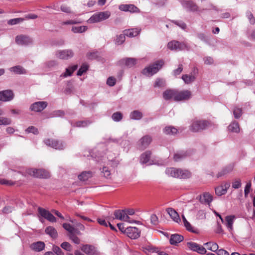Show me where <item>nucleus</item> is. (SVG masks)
I'll list each match as a JSON object with an SVG mask.
<instances>
[{
  "label": "nucleus",
  "instance_id": "1",
  "mask_svg": "<svg viewBox=\"0 0 255 255\" xmlns=\"http://www.w3.org/2000/svg\"><path fill=\"white\" fill-rule=\"evenodd\" d=\"M165 172L168 176L175 178L185 179L189 178L191 175L190 172L187 170H183L173 167L166 169Z\"/></svg>",
  "mask_w": 255,
  "mask_h": 255
},
{
  "label": "nucleus",
  "instance_id": "2",
  "mask_svg": "<svg viewBox=\"0 0 255 255\" xmlns=\"http://www.w3.org/2000/svg\"><path fill=\"white\" fill-rule=\"evenodd\" d=\"M164 61L162 60L156 61L154 63L145 67L142 71V73L146 76H152L156 73L162 67Z\"/></svg>",
  "mask_w": 255,
  "mask_h": 255
},
{
  "label": "nucleus",
  "instance_id": "3",
  "mask_svg": "<svg viewBox=\"0 0 255 255\" xmlns=\"http://www.w3.org/2000/svg\"><path fill=\"white\" fill-rule=\"evenodd\" d=\"M211 125V123L209 121L196 120L193 122L190 129L193 131L198 132L205 129Z\"/></svg>",
  "mask_w": 255,
  "mask_h": 255
},
{
  "label": "nucleus",
  "instance_id": "4",
  "mask_svg": "<svg viewBox=\"0 0 255 255\" xmlns=\"http://www.w3.org/2000/svg\"><path fill=\"white\" fill-rule=\"evenodd\" d=\"M127 213L125 210H116L114 211V218L120 221L128 222L130 223H135L137 224H141L140 221L130 220L128 216L126 215Z\"/></svg>",
  "mask_w": 255,
  "mask_h": 255
},
{
  "label": "nucleus",
  "instance_id": "5",
  "mask_svg": "<svg viewBox=\"0 0 255 255\" xmlns=\"http://www.w3.org/2000/svg\"><path fill=\"white\" fill-rule=\"evenodd\" d=\"M110 12L108 11L96 13L88 20V22L93 23L106 20L110 17Z\"/></svg>",
  "mask_w": 255,
  "mask_h": 255
},
{
  "label": "nucleus",
  "instance_id": "6",
  "mask_svg": "<svg viewBox=\"0 0 255 255\" xmlns=\"http://www.w3.org/2000/svg\"><path fill=\"white\" fill-rule=\"evenodd\" d=\"M28 173L31 176L39 178H48L50 176L49 172L43 169H31L28 170Z\"/></svg>",
  "mask_w": 255,
  "mask_h": 255
},
{
  "label": "nucleus",
  "instance_id": "7",
  "mask_svg": "<svg viewBox=\"0 0 255 255\" xmlns=\"http://www.w3.org/2000/svg\"><path fill=\"white\" fill-rule=\"evenodd\" d=\"M43 142L46 145L55 149L61 150L64 148V144L63 143L62 141L56 139L47 138L44 139Z\"/></svg>",
  "mask_w": 255,
  "mask_h": 255
},
{
  "label": "nucleus",
  "instance_id": "8",
  "mask_svg": "<svg viewBox=\"0 0 255 255\" xmlns=\"http://www.w3.org/2000/svg\"><path fill=\"white\" fill-rule=\"evenodd\" d=\"M74 53L71 49H65L57 50L55 52L57 58L62 60H68L74 56Z\"/></svg>",
  "mask_w": 255,
  "mask_h": 255
},
{
  "label": "nucleus",
  "instance_id": "9",
  "mask_svg": "<svg viewBox=\"0 0 255 255\" xmlns=\"http://www.w3.org/2000/svg\"><path fill=\"white\" fill-rule=\"evenodd\" d=\"M15 42L19 45L27 46L33 43V39L28 35L21 34L16 36Z\"/></svg>",
  "mask_w": 255,
  "mask_h": 255
},
{
  "label": "nucleus",
  "instance_id": "10",
  "mask_svg": "<svg viewBox=\"0 0 255 255\" xmlns=\"http://www.w3.org/2000/svg\"><path fill=\"white\" fill-rule=\"evenodd\" d=\"M187 45L184 42L173 40L168 43L167 47L171 50L181 51L187 48Z\"/></svg>",
  "mask_w": 255,
  "mask_h": 255
},
{
  "label": "nucleus",
  "instance_id": "11",
  "mask_svg": "<svg viewBox=\"0 0 255 255\" xmlns=\"http://www.w3.org/2000/svg\"><path fill=\"white\" fill-rule=\"evenodd\" d=\"M180 3L183 7L188 11L195 12L198 10V6L192 0H180Z\"/></svg>",
  "mask_w": 255,
  "mask_h": 255
},
{
  "label": "nucleus",
  "instance_id": "12",
  "mask_svg": "<svg viewBox=\"0 0 255 255\" xmlns=\"http://www.w3.org/2000/svg\"><path fill=\"white\" fill-rule=\"evenodd\" d=\"M192 97V92L189 90L176 91V101L188 100Z\"/></svg>",
  "mask_w": 255,
  "mask_h": 255
},
{
  "label": "nucleus",
  "instance_id": "13",
  "mask_svg": "<svg viewBox=\"0 0 255 255\" xmlns=\"http://www.w3.org/2000/svg\"><path fill=\"white\" fill-rule=\"evenodd\" d=\"M81 251L87 255H99L97 249L93 245L86 244L81 247Z\"/></svg>",
  "mask_w": 255,
  "mask_h": 255
},
{
  "label": "nucleus",
  "instance_id": "14",
  "mask_svg": "<svg viewBox=\"0 0 255 255\" xmlns=\"http://www.w3.org/2000/svg\"><path fill=\"white\" fill-rule=\"evenodd\" d=\"M126 234L131 239H136L139 237L140 231L136 227H127Z\"/></svg>",
  "mask_w": 255,
  "mask_h": 255
},
{
  "label": "nucleus",
  "instance_id": "15",
  "mask_svg": "<svg viewBox=\"0 0 255 255\" xmlns=\"http://www.w3.org/2000/svg\"><path fill=\"white\" fill-rule=\"evenodd\" d=\"M38 212L41 216L44 218L48 221L52 223L56 222L55 217L48 210L41 207H39L38 208Z\"/></svg>",
  "mask_w": 255,
  "mask_h": 255
},
{
  "label": "nucleus",
  "instance_id": "16",
  "mask_svg": "<svg viewBox=\"0 0 255 255\" xmlns=\"http://www.w3.org/2000/svg\"><path fill=\"white\" fill-rule=\"evenodd\" d=\"M47 103L46 102H37L32 104L30 107V109L32 111L35 112H40L46 108Z\"/></svg>",
  "mask_w": 255,
  "mask_h": 255
},
{
  "label": "nucleus",
  "instance_id": "17",
  "mask_svg": "<svg viewBox=\"0 0 255 255\" xmlns=\"http://www.w3.org/2000/svg\"><path fill=\"white\" fill-rule=\"evenodd\" d=\"M13 93L11 90H7L0 92V101L7 102L13 99Z\"/></svg>",
  "mask_w": 255,
  "mask_h": 255
},
{
  "label": "nucleus",
  "instance_id": "18",
  "mask_svg": "<svg viewBox=\"0 0 255 255\" xmlns=\"http://www.w3.org/2000/svg\"><path fill=\"white\" fill-rule=\"evenodd\" d=\"M151 156V152L149 150H147L143 152L140 156V162L141 164L148 163V165H152L153 164V161L150 160Z\"/></svg>",
  "mask_w": 255,
  "mask_h": 255
},
{
  "label": "nucleus",
  "instance_id": "19",
  "mask_svg": "<svg viewBox=\"0 0 255 255\" xmlns=\"http://www.w3.org/2000/svg\"><path fill=\"white\" fill-rule=\"evenodd\" d=\"M230 187V183L226 182L215 188V193L218 196H222L227 193V190Z\"/></svg>",
  "mask_w": 255,
  "mask_h": 255
},
{
  "label": "nucleus",
  "instance_id": "20",
  "mask_svg": "<svg viewBox=\"0 0 255 255\" xmlns=\"http://www.w3.org/2000/svg\"><path fill=\"white\" fill-rule=\"evenodd\" d=\"M152 141V138L149 135H145L142 137L139 140V148L143 150L147 148Z\"/></svg>",
  "mask_w": 255,
  "mask_h": 255
},
{
  "label": "nucleus",
  "instance_id": "21",
  "mask_svg": "<svg viewBox=\"0 0 255 255\" xmlns=\"http://www.w3.org/2000/svg\"><path fill=\"white\" fill-rule=\"evenodd\" d=\"M176 90L167 89L163 93V98L165 100H169L173 99L176 101Z\"/></svg>",
  "mask_w": 255,
  "mask_h": 255
},
{
  "label": "nucleus",
  "instance_id": "22",
  "mask_svg": "<svg viewBox=\"0 0 255 255\" xmlns=\"http://www.w3.org/2000/svg\"><path fill=\"white\" fill-rule=\"evenodd\" d=\"M119 9L124 11H129L131 12H139V9L133 4H121Z\"/></svg>",
  "mask_w": 255,
  "mask_h": 255
},
{
  "label": "nucleus",
  "instance_id": "23",
  "mask_svg": "<svg viewBox=\"0 0 255 255\" xmlns=\"http://www.w3.org/2000/svg\"><path fill=\"white\" fill-rule=\"evenodd\" d=\"M236 216L234 215L227 216L225 217L223 224L226 226L229 231H231L233 229V225Z\"/></svg>",
  "mask_w": 255,
  "mask_h": 255
},
{
  "label": "nucleus",
  "instance_id": "24",
  "mask_svg": "<svg viewBox=\"0 0 255 255\" xmlns=\"http://www.w3.org/2000/svg\"><path fill=\"white\" fill-rule=\"evenodd\" d=\"M213 200L212 196L209 193H204L200 197V201L201 203L210 205Z\"/></svg>",
  "mask_w": 255,
  "mask_h": 255
},
{
  "label": "nucleus",
  "instance_id": "25",
  "mask_svg": "<svg viewBox=\"0 0 255 255\" xmlns=\"http://www.w3.org/2000/svg\"><path fill=\"white\" fill-rule=\"evenodd\" d=\"M140 32V29L135 28L126 29L124 31V34L129 37H133L138 35Z\"/></svg>",
  "mask_w": 255,
  "mask_h": 255
},
{
  "label": "nucleus",
  "instance_id": "26",
  "mask_svg": "<svg viewBox=\"0 0 255 255\" xmlns=\"http://www.w3.org/2000/svg\"><path fill=\"white\" fill-rule=\"evenodd\" d=\"M166 211L174 221L177 223L180 222L179 215L174 209L172 208H169L166 209Z\"/></svg>",
  "mask_w": 255,
  "mask_h": 255
},
{
  "label": "nucleus",
  "instance_id": "27",
  "mask_svg": "<svg viewBox=\"0 0 255 255\" xmlns=\"http://www.w3.org/2000/svg\"><path fill=\"white\" fill-rule=\"evenodd\" d=\"M30 248L36 252H40L45 248V244L41 241L32 243L30 245Z\"/></svg>",
  "mask_w": 255,
  "mask_h": 255
},
{
  "label": "nucleus",
  "instance_id": "28",
  "mask_svg": "<svg viewBox=\"0 0 255 255\" xmlns=\"http://www.w3.org/2000/svg\"><path fill=\"white\" fill-rule=\"evenodd\" d=\"M190 155L187 151H180L176 153L174 155V160L175 161H179Z\"/></svg>",
  "mask_w": 255,
  "mask_h": 255
},
{
  "label": "nucleus",
  "instance_id": "29",
  "mask_svg": "<svg viewBox=\"0 0 255 255\" xmlns=\"http://www.w3.org/2000/svg\"><path fill=\"white\" fill-rule=\"evenodd\" d=\"M184 239L182 236L178 234L172 235L170 239V243L172 245H176L182 242Z\"/></svg>",
  "mask_w": 255,
  "mask_h": 255
},
{
  "label": "nucleus",
  "instance_id": "30",
  "mask_svg": "<svg viewBox=\"0 0 255 255\" xmlns=\"http://www.w3.org/2000/svg\"><path fill=\"white\" fill-rule=\"evenodd\" d=\"M233 168L234 166L233 165L231 164L225 167L222 169L221 171L218 172V173L217 175V178H219L222 176H225L227 174L230 173L233 170Z\"/></svg>",
  "mask_w": 255,
  "mask_h": 255
},
{
  "label": "nucleus",
  "instance_id": "31",
  "mask_svg": "<svg viewBox=\"0 0 255 255\" xmlns=\"http://www.w3.org/2000/svg\"><path fill=\"white\" fill-rule=\"evenodd\" d=\"M121 64H125L128 67H131L135 65L136 60L133 58H126L120 61Z\"/></svg>",
  "mask_w": 255,
  "mask_h": 255
},
{
  "label": "nucleus",
  "instance_id": "32",
  "mask_svg": "<svg viewBox=\"0 0 255 255\" xmlns=\"http://www.w3.org/2000/svg\"><path fill=\"white\" fill-rule=\"evenodd\" d=\"M45 232L53 239H56L58 237V233L56 230L52 226H48L46 228Z\"/></svg>",
  "mask_w": 255,
  "mask_h": 255
},
{
  "label": "nucleus",
  "instance_id": "33",
  "mask_svg": "<svg viewBox=\"0 0 255 255\" xmlns=\"http://www.w3.org/2000/svg\"><path fill=\"white\" fill-rule=\"evenodd\" d=\"M78 68L77 65H74L72 66H70L66 69V71L64 73H62L61 75V77L65 78L67 76H70L72 75V73L75 71Z\"/></svg>",
  "mask_w": 255,
  "mask_h": 255
},
{
  "label": "nucleus",
  "instance_id": "34",
  "mask_svg": "<svg viewBox=\"0 0 255 255\" xmlns=\"http://www.w3.org/2000/svg\"><path fill=\"white\" fill-rule=\"evenodd\" d=\"M93 176V173L91 171H83L78 176V178L81 181H86L89 178L92 177Z\"/></svg>",
  "mask_w": 255,
  "mask_h": 255
},
{
  "label": "nucleus",
  "instance_id": "35",
  "mask_svg": "<svg viewBox=\"0 0 255 255\" xmlns=\"http://www.w3.org/2000/svg\"><path fill=\"white\" fill-rule=\"evenodd\" d=\"M9 71L16 74H23L26 73V70L21 66L18 65L11 67Z\"/></svg>",
  "mask_w": 255,
  "mask_h": 255
},
{
  "label": "nucleus",
  "instance_id": "36",
  "mask_svg": "<svg viewBox=\"0 0 255 255\" xmlns=\"http://www.w3.org/2000/svg\"><path fill=\"white\" fill-rule=\"evenodd\" d=\"M92 122L90 120L79 121L75 123L73 126L78 128H85L90 125Z\"/></svg>",
  "mask_w": 255,
  "mask_h": 255
},
{
  "label": "nucleus",
  "instance_id": "37",
  "mask_svg": "<svg viewBox=\"0 0 255 255\" xmlns=\"http://www.w3.org/2000/svg\"><path fill=\"white\" fill-rule=\"evenodd\" d=\"M177 131V129L172 126H167L163 129V132L166 134L174 135Z\"/></svg>",
  "mask_w": 255,
  "mask_h": 255
},
{
  "label": "nucleus",
  "instance_id": "38",
  "mask_svg": "<svg viewBox=\"0 0 255 255\" xmlns=\"http://www.w3.org/2000/svg\"><path fill=\"white\" fill-rule=\"evenodd\" d=\"M230 131L238 133L240 131V127L239 123L237 122H234L231 123L228 127Z\"/></svg>",
  "mask_w": 255,
  "mask_h": 255
},
{
  "label": "nucleus",
  "instance_id": "39",
  "mask_svg": "<svg viewBox=\"0 0 255 255\" xmlns=\"http://www.w3.org/2000/svg\"><path fill=\"white\" fill-rule=\"evenodd\" d=\"M208 250L212 252H216L218 249V245L214 242H208L204 244Z\"/></svg>",
  "mask_w": 255,
  "mask_h": 255
},
{
  "label": "nucleus",
  "instance_id": "40",
  "mask_svg": "<svg viewBox=\"0 0 255 255\" xmlns=\"http://www.w3.org/2000/svg\"><path fill=\"white\" fill-rule=\"evenodd\" d=\"M196 77L194 75H189L187 74L183 75L182 79L185 84H190L195 81Z\"/></svg>",
  "mask_w": 255,
  "mask_h": 255
},
{
  "label": "nucleus",
  "instance_id": "41",
  "mask_svg": "<svg viewBox=\"0 0 255 255\" xmlns=\"http://www.w3.org/2000/svg\"><path fill=\"white\" fill-rule=\"evenodd\" d=\"M3 111L0 109V116L3 115ZM11 123V120L5 117H0V125H8Z\"/></svg>",
  "mask_w": 255,
  "mask_h": 255
},
{
  "label": "nucleus",
  "instance_id": "42",
  "mask_svg": "<svg viewBox=\"0 0 255 255\" xmlns=\"http://www.w3.org/2000/svg\"><path fill=\"white\" fill-rule=\"evenodd\" d=\"M142 116L143 115L142 113L137 110L133 111L130 114V119L135 120H139L141 119Z\"/></svg>",
  "mask_w": 255,
  "mask_h": 255
},
{
  "label": "nucleus",
  "instance_id": "43",
  "mask_svg": "<svg viewBox=\"0 0 255 255\" xmlns=\"http://www.w3.org/2000/svg\"><path fill=\"white\" fill-rule=\"evenodd\" d=\"M87 29L86 26H73L72 31L74 33H82L85 32Z\"/></svg>",
  "mask_w": 255,
  "mask_h": 255
},
{
  "label": "nucleus",
  "instance_id": "44",
  "mask_svg": "<svg viewBox=\"0 0 255 255\" xmlns=\"http://www.w3.org/2000/svg\"><path fill=\"white\" fill-rule=\"evenodd\" d=\"M88 69V65L86 64H83L77 72L78 76H82L83 73H85Z\"/></svg>",
  "mask_w": 255,
  "mask_h": 255
},
{
  "label": "nucleus",
  "instance_id": "45",
  "mask_svg": "<svg viewBox=\"0 0 255 255\" xmlns=\"http://www.w3.org/2000/svg\"><path fill=\"white\" fill-rule=\"evenodd\" d=\"M63 227L71 234L74 233L76 230L72 225L68 223H64L63 224Z\"/></svg>",
  "mask_w": 255,
  "mask_h": 255
},
{
  "label": "nucleus",
  "instance_id": "46",
  "mask_svg": "<svg viewBox=\"0 0 255 255\" xmlns=\"http://www.w3.org/2000/svg\"><path fill=\"white\" fill-rule=\"evenodd\" d=\"M126 35L124 34H120L117 36L116 39H115V43L118 45H121L123 44L125 41Z\"/></svg>",
  "mask_w": 255,
  "mask_h": 255
},
{
  "label": "nucleus",
  "instance_id": "47",
  "mask_svg": "<svg viewBox=\"0 0 255 255\" xmlns=\"http://www.w3.org/2000/svg\"><path fill=\"white\" fill-rule=\"evenodd\" d=\"M112 118L115 122H119L122 119L123 115L121 113L117 112L112 115Z\"/></svg>",
  "mask_w": 255,
  "mask_h": 255
},
{
  "label": "nucleus",
  "instance_id": "48",
  "mask_svg": "<svg viewBox=\"0 0 255 255\" xmlns=\"http://www.w3.org/2000/svg\"><path fill=\"white\" fill-rule=\"evenodd\" d=\"M24 20L23 18H16L11 19L7 21V23L9 25H14L20 22H22Z\"/></svg>",
  "mask_w": 255,
  "mask_h": 255
},
{
  "label": "nucleus",
  "instance_id": "49",
  "mask_svg": "<svg viewBox=\"0 0 255 255\" xmlns=\"http://www.w3.org/2000/svg\"><path fill=\"white\" fill-rule=\"evenodd\" d=\"M184 225L188 231L194 233H197V230L193 227L187 221H186L185 223H184Z\"/></svg>",
  "mask_w": 255,
  "mask_h": 255
},
{
  "label": "nucleus",
  "instance_id": "50",
  "mask_svg": "<svg viewBox=\"0 0 255 255\" xmlns=\"http://www.w3.org/2000/svg\"><path fill=\"white\" fill-rule=\"evenodd\" d=\"M27 133H32L34 134H38L39 133L38 129L34 126H30L25 130Z\"/></svg>",
  "mask_w": 255,
  "mask_h": 255
},
{
  "label": "nucleus",
  "instance_id": "51",
  "mask_svg": "<svg viewBox=\"0 0 255 255\" xmlns=\"http://www.w3.org/2000/svg\"><path fill=\"white\" fill-rule=\"evenodd\" d=\"M52 251L54 254L57 255H64V253L62 250L57 246H53L52 247Z\"/></svg>",
  "mask_w": 255,
  "mask_h": 255
},
{
  "label": "nucleus",
  "instance_id": "52",
  "mask_svg": "<svg viewBox=\"0 0 255 255\" xmlns=\"http://www.w3.org/2000/svg\"><path fill=\"white\" fill-rule=\"evenodd\" d=\"M61 247L67 251H71L72 249L71 245L67 242H64L61 244Z\"/></svg>",
  "mask_w": 255,
  "mask_h": 255
},
{
  "label": "nucleus",
  "instance_id": "53",
  "mask_svg": "<svg viewBox=\"0 0 255 255\" xmlns=\"http://www.w3.org/2000/svg\"><path fill=\"white\" fill-rule=\"evenodd\" d=\"M198 244L194 242H189L187 243V246L191 250L194 252H197Z\"/></svg>",
  "mask_w": 255,
  "mask_h": 255
},
{
  "label": "nucleus",
  "instance_id": "54",
  "mask_svg": "<svg viewBox=\"0 0 255 255\" xmlns=\"http://www.w3.org/2000/svg\"><path fill=\"white\" fill-rule=\"evenodd\" d=\"M172 22L183 29H185L186 28V24L182 21L172 20Z\"/></svg>",
  "mask_w": 255,
  "mask_h": 255
},
{
  "label": "nucleus",
  "instance_id": "55",
  "mask_svg": "<svg viewBox=\"0 0 255 255\" xmlns=\"http://www.w3.org/2000/svg\"><path fill=\"white\" fill-rule=\"evenodd\" d=\"M246 15L250 21V23L252 24H255V18L252 13L250 11H248L246 13Z\"/></svg>",
  "mask_w": 255,
  "mask_h": 255
},
{
  "label": "nucleus",
  "instance_id": "56",
  "mask_svg": "<svg viewBox=\"0 0 255 255\" xmlns=\"http://www.w3.org/2000/svg\"><path fill=\"white\" fill-rule=\"evenodd\" d=\"M183 65L182 64H180L178 65V67L173 71L174 75L177 76L179 75L183 71Z\"/></svg>",
  "mask_w": 255,
  "mask_h": 255
},
{
  "label": "nucleus",
  "instance_id": "57",
  "mask_svg": "<svg viewBox=\"0 0 255 255\" xmlns=\"http://www.w3.org/2000/svg\"><path fill=\"white\" fill-rule=\"evenodd\" d=\"M116 80L113 77H110L107 80V84L109 86L112 87L116 84Z\"/></svg>",
  "mask_w": 255,
  "mask_h": 255
},
{
  "label": "nucleus",
  "instance_id": "58",
  "mask_svg": "<svg viewBox=\"0 0 255 255\" xmlns=\"http://www.w3.org/2000/svg\"><path fill=\"white\" fill-rule=\"evenodd\" d=\"M151 223L154 225H157L158 223V219L155 214H152L150 216Z\"/></svg>",
  "mask_w": 255,
  "mask_h": 255
},
{
  "label": "nucleus",
  "instance_id": "59",
  "mask_svg": "<svg viewBox=\"0 0 255 255\" xmlns=\"http://www.w3.org/2000/svg\"><path fill=\"white\" fill-rule=\"evenodd\" d=\"M69 238L75 244H80V239L74 233L70 234Z\"/></svg>",
  "mask_w": 255,
  "mask_h": 255
},
{
  "label": "nucleus",
  "instance_id": "60",
  "mask_svg": "<svg viewBox=\"0 0 255 255\" xmlns=\"http://www.w3.org/2000/svg\"><path fill=\"white\" fill-rule=\"evenodd\" d=\"M234 115L236 119L239 118L242 115V110L240 108H236L234 109Z\"/></svg>",
  "mask_w": 255,
  "mask_h": 255
},
{
  "label": "nucleus",
  "instance_id": "61",
  "mask_svg": "<svg viewBox=\"0 0 255 255\" xmlns=\"http://www.w3.org/2000/svg\"><path fill=\"white\" fill-rule=\"evenodd\" d=\"M241 186V181L240 179H236L232 183V187L234 189H238Z\"/></svg>",
  "mask_w": 255,
  "mask_h": 255
},
{
  "label": "nucleus",
  "instance_id": "62",
  "mask_svg": "<svg viewBox=\"0 0 255 255\" xmlns=\"http://www.w3.org/2000/svg\"><path fill=\"white\" fill-rule=\"evenodd\" d=\"M164 85V81L161 79H157L154 83V87H161Z\"/></svg>",
  "mask_w": 255,
  "mask_h": 255
},
{
  "label": "nucleus",
  "instance_id": "63",
  "mask_svg": "<svg viewBox=\"0 0 255 255\" xmlns=\"http://www.w3.org/2000/svg\"><path fill=\"white\" fill-rule=\"evenodd\" d=\"M102 172L103 173L104 176L108 178L111 175V172L107 167H104L103 168Z\"/></svg>",
  "mask_w": 255,
  "mask_h": 255
},
{
  "label": "nucleus",
  "instance_id": "64",
  "mask_svg": "<svg viewBox=\"0 0 255 255\" xmlns=\"http://www.w3.org/2000/svg\"><path fill=\"white\" fill-rule=\"evenodd\" d=\"M196 252L202 255H204L206 253L207 251L204 247L199 245Z\"/></svg>",
  "mask_w": 255,
  "mask_h": 255
}]
</instances>
